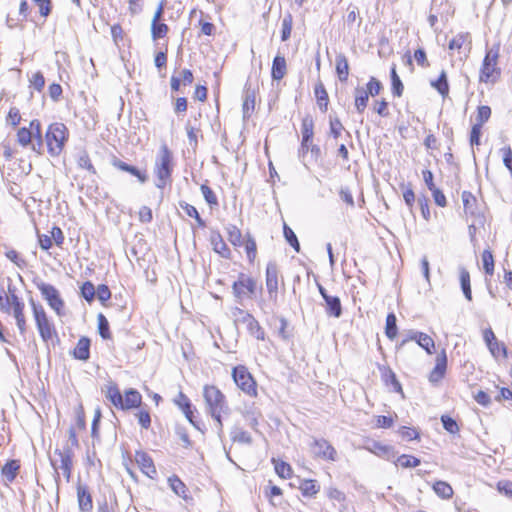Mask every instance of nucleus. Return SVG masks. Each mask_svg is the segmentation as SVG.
<instances>
[{"label": "nucleus", "mask_w": 512, "mask_h": 512, "mask_svg": "<svg viewBox=\"0 0 512 512\" xmlns=\"http://www.w3.org/2000/svg\"><path fill=\"white\" fill-rule=\"evenodd\" d=\"M45 138L48 153L51 156H58L68 139V129L63 123H52L47 129Z\"/></svg>", "instance_id": "nucleus-1"}, {"label": "nucleus", "mask_w": 512, "mask_h": 512, "mask_svg": "<svg viewBox=\"0 0 512 512\" xmlns=\"http://www.w3.org/2000/svg\"><path fill=\"white\" fill-rule=\"evenodd\" d=\"M154 172L157 177L156 186L164 188L171 181L172 153L166 145H162L156 158Z\"/></svg>", "instance_id": "nucleus-2"}, {"label": "nucleus", "mask_w": 512, "mask_h": 512, "mask_svg": "<svg viewBox=\"0 0 512 512\" xmlns=\"http://www.w3.org/2000/svg\"><path fill=\"white\" fill-rule=\"evenodd\" d=\"M499 57V49H490L486 52L482 67L480 70V82L495 83L501 74L500 68L497 66Z\"/></svg>", "instance_id": "nucleus-3"}, {"label": "nucleus", "mask_w": 512, "mask_h": 512, "mask_svg": "<svg viewBox=\"0 0 512 512\" xmlns=\"http://www.w3.org/2000/svg\"><path fill=\"white\" fill-rule=\"evenodd\" d=\"M30 304L33 311V316L36 322L39 334L44 342L52 339L55 335L54 325L49 321L48 316L42 305L35 303L33 299H30Z\"/></svg>", "instance_id": "nucleus-4"}, {"label": "nucleus", "mask_w": 512, "mask_h": 512, "mask_svg": "<svg viewBox=\"0 0 512 512\" xmlns=\"http://www.w3.org/2000/svg\"><path fill=\"white\" fill-rule=\"evenodd\" d=\"M34 284L41 292L42 297L47 301L48 305L57 313V315H62L64 301L61 298L59 291L53 285L45 283L42 280L34 281Z\"/></svg>", "instance_id": "nucleus-5"}, {"label": "nucleus", "mask_w": 512, "mask_h": 512, "mask_svg": "<svg viewBox=\"0 0 512 512\" xmlns=\"http://www.w3.org/2000/svg\"><path fill=\"white\" fill-rule=\"evenodd\" d=\"M203 397L208 412L213 411L214 414H216L218 412H224L227 409L225 396L216 386H204Z\"/></svg>", "instance_id": "nucleus-6"}, {"label": "nucleus", "mask_w": 512, "mask_h": 512, "mask_svg": "<svg viewBox=\"0 0 512 512\" xmlns=\"http://www.w3.org/2000/svg\"><path fill=\"white\" fill-rule=\"evenodd\" d=\"M256 288V281L244 273H240L238 279L232 285L233 294L239 303L246 298H252Z\"/></svg>", "instance_id": "nucleus-7"}, {"label": "nucleus", "mask_w": 512, "mask_h": 512, "mask_svg": "<svg viewBox=\"0 0 512 512\" xmlns=\"http://www.w3.org/2000/svg\"><path fill=\"white\" fill-rule=\"evenodd\" d=\"M232 376L236 385L247 395L256 396L257 386L252 375L245 366L239 365L233 368Z\"/></svg>", "instance_id": "nucleus-8"}, {"label": "nucleus", "mask_w": 512, "mask_h": 512, "mask_svg": "<svg viewBox=\"0 0 512 512\" xmlns=\"http://www.w3.org/2000/svg\"><path fill=\"white\" fill-rule=\"evenodd\" d=\"M236 321L242 322L246 325L248 332L258 340L265 339V332L260 326L259 322L249 313L240 308H236L234 312Z\"/></svg>", "instance_id": "nucleus-9"}, {"label": "nucleus", "mask_w": 512, "mask_h": 512, "mask_svg": "<svg viewBox=\"0 0 512 512\" xmlns=\"http://www.w3.org/2000/svg\"><path fill=\"white\" fill-rule=\"evenodd\" d=\"M482 334H483V340H484L489 352L491 353V355L494 358L497 359L500 356L504 359L507 358L508 352H507L506 345L503 342L498 341L493 330L490 327L484 329Z\"/></svg>", "instance_id": "nucleus-10"}, {"label": "nucleus", "mask_w": 512, "mask_h": 512, "mask_svg": "<svg viewBox=\"0 0 512 512\" xmlns=\"http://www.w3.org/2000/svg\"><path fill=\"white\" fill-rule=\"evenodd\" d=\"M312 454L320 459L327 461H335L337 452L335 448L326 439H314L311 444Z\"/></svg>", "instance_id": "nucleus-11"}, {"label": "nucleus", "mask_w": 512, "mask_h": 512, "mask_svg": "<svg viewBox=\"0 0 512 512\" xmlns=\"http://www.w3.org/2000/svg\"><path fill=\"white\" fill-rule=\"evenodd\" d=\"M278 266L269 262L266 267V287L271 298H276L278 291Z\"/></svg>", "instance_id": "nucleus-12"}, {"label": "nucleus", "mask_w": 512, "mask_h": 512, "mask_svg": "<svg viewBox=\"0 0 512 512\" xmlns=\"http://www.w3.org/2000/svg\"><path fill=\"white\" fill-rule=\"evenodd\" d=\"M135 460L141 471L150 478H154L157 474L152 458L145 452H136Z\"/></svg>", "instance_id": "nucleus-13"}, {"label": "nucleus", "mask_w": 512, "mask_h": 512, "mask_svg": "<svg viewBox=\"0 0 512 512\" xmlns=\"http://www.w3.org/2000/svg\"><path fill=\"white\" fill-rule=\"evenodd\" d=\"M450 50H457L461 52L464 50V55L467 56L471 50V36L468 32H462L457 34L450 42H449Z\"/></svg>", "instance_id": "nucleus-14"}, {"label": "nucleus", "mask_w": 512, "mask_h": 512, "mask_svg": "<svg viewBox=\"0 0 512 512\" xmlns=\"http://www.w3.org/2000/svg\"><path fill=\"white\" fill-rule=\"evenodd\" d=\"M447 368V357L445 351H442L436 358V365L429 375V381L433 384L438 383L445 375Z\"/></svg>", "instance_id": "nucleus-15"}, {"label": "nucleus", "mask_w": 512, "mask_h": 512, "mask_svg": "<svg viewBox=\"0 0 512 512\" xmlns=\"http://www.w3.org/2000/svg\"><path fill=\"white\" fill-rule=\"evenodd\" d=\"M78 505L81 512H91L93 508L92 497L87 487L82 484L77 486Z\"/></svg>", "instance_id": "nucleus-16"}, {"label": "nucleus", "mask_w": 512, "mask_h": 512, "mask_svg": "<svg viewBox=\"0 0 512 512\" xmlns=\"http://www.w3.org/2000/svg\"><path fill=\"white\" fill-rule=\"evenodd\" d=\"M58 456L60 458V465L56 469H60L63 475L65 476L67 482H69L73 465L72 451L70 449L59 451Z\"/></svg>", "instance_id": "nucleus-17"}, {"label": "nucleus", "mask_w": 512, "mask_h": 512, "mask_svg": "<svg viewBox=\"0 0 512 512\" xmlns=\"http://www.w3.org/2000/svg\"><path fill=\"white\" fill-rule=\"evenodd\" d=\"M113 166L117 169L130 173L137 177L140 183H145L148 180V175L145 171L139 170L137 167L127 164L119 159L113 160Z\"/></svg>", "instance_id": "nucleus-18"}, {"label": "nucleus", "mask_w": 512, "mask_h": 512, "mask_svg": "<svg viewBox=\"0 0 512 512\" xmlns=\"http://www.w3.org/2000/svg\"><path fill=\"white\" fill-rule=\"evenodd\" d=\"M210 242L214 252L218 253L223 258H230L231 251L224 242L219 232H212L210 236Z\"/></svg>", "instance_id": "nucleus-19"}, {"label": "nucleus", "mask_w": 512, "mask_h": 512, "mask_svg": "<svg viewBox=\"0 0 512 512\" xmlns=\"http://www.w3.org/2000/svg\"><path fill=\"white\" fill-rule=\"evenodd\" d=\"M175 404L182 410L187 420L196 428L197 424L193 420L192 405L189 398L182 392H179L177 398L174 400Z\"/></svg>", "instance_id": "nucleus-20"}, {"label": "nucleus", "mask_w": 512, "mask_h": 512, "mask_svg": "<svg viewBox=\"0 0 512 512\" xmlns=\"http://www.w3.org/2000/svg\"><path fill=\"white\" fill-rule=\"evenodd\" d=\"M141 394L135 389H129L125 392V397H122V405H119L121 409L136 408L141 404Z\"/></svg>", "instance_id": "nucleus-21"}, {"label": "nucleus", "mask_w": 512, "mask_h": 512, "mask_svg": "<svg viewBox=\"0 0 512 512\" xmlns=\"http://www.w3.org/2000/svg\"><path fill=\"white\" fill-rule=\"evenodd\" d=\"M74 358L86 361L90 357V340L87 337H82L78 340L76 347L73 350Z\"/></svg>", "instance_id": "nucleus-22"}, {"label": "nucleus", "mask_w": 512, "mask_h": 512, "mask_svg": "<svg viewBox=\"0 0 512 512\" xmlns=\"http://www.w3.org/2000/svg\"><path fill=\"white\" fill-rule=\"evenodd\" d=\"M105 393V397L117 408L119 405H122V395L117 387V385L110 381L105 387L102 389Z\"/></svg>", "instance_id": "nucleus-23"}, {"label": "nucleus", "mask_w": 512, "mask_h": 512, "mask_svg": "<svg viewBox=\"0 0 512 512\" xmlns=\"http://www.w3.org/2000/svg\"><path fill=\"white\" fill-rule=\"evenodd\" d=\"M369 452L390 460L394 457L393 449L390 446L383 445L380 442L373 441L371 444L365 447Z\"/></svg>", "instance_id": "nucleus-24"}, {"label": "nucleus", "mask_w": 512, "mask_h": 512, "mask_svg": "<svg viewBox=\"0 0 512 512\" xmlns=\"http://www.w3.org/2000/svg\"><path fill=\"white\" fill-rule=\"evenodd\" d=\"M287 72L286 60L284 56H275L272 64L271 76L273 80H281Z\"/></svg>", "instance_id": "nucleus-25"}, {"label": "nucleus", "mask_w": 512, "mask_h": 512, "mask_svg": "<svg viewBox=\"0 0 512 512\" xmlns=\"http://www.w3.org/2000/svg\"><path fill=\"white\" fill-rule=\"evenodd\" d=\"M326 304V312L329 316L339 318L342 314V306L339 297L329 295L324 298Z\"/></svg>", "instance_id": "nucleus-26"}, {"label": "nucleus", "mask_w": 512, "mask_h": 512, "mask_svg": "<svg viewBox=\"0 0 512 512\" xmlns=\"http://www.w3.org/2000/svg\"><path fill=\"white\" fill-rule=\"evenodd\" d=\"M336 73L341 82H346L349 76V64L344 54L336 56Z\"/></svg>", "instance_id": "nucleus-27"}, {"label": "nucleus", "mask_w": 512, "mask_h": 512, "mask_svg": "<svg viewBox=\"0 0 512 512\" xmlns=\"http://www.w3.org/2000/svg\"><path fill=\"white\" fill-rule=\"evenodd\" d=\"M260 416L261 413L254 407V405L246 406L243 411V417L245 418L247 425L254 430L257 429Z\"/></svg>", "instance_id": "nucleus-28"}, {"label": "nucleus", "mask_w": 512, "mask_h": 512, "mask_svg": "<svg viewBox=\"0 0 512 512\" xmlns=\"http://www.w3.org/2000/svg\"><path fill=\"white\" fill-rule=\"evenodd\" d=\"M227 232L228 241L235 247H240L243 244L242 233L236 225L228 224L225 227Z\"/></svg>", "instance_id": "nucleus-29"}, {"label": "nucleus", "mask_w": 512, "mask_h": 512, "mask_svg": "<svg viewBox=\"0 0 512 512\" xmlns=\"http://www.w3.org/2000/svg\"><path fill=\"white\" fill-rule=\"evenodd\" d=\"M315 96L317 98V104L319 108L323 112H326L328 108L329 98L328 93L321 82L315 86Z\"/></svg>", "instance_id": "nucleus-30"}, {"label": "nucleus", "mask_w": 512, "mask_h": 512, "mask_svg": "<svg viewBox=\"0 0 512 512\" xmlns=\"http://www.w3.org/2000/svg\"><path fill=\"white\" fill-rule=\"evenodd\" d=\"M433 490L437 496L443 499H450L453 496L452 487L445 481H436L433 485Z\"/></svg>", "instance_id": "nucleus-31"}, {"label": "nucleus", "mask_w": 512, "mask_h": 512, "mask_svg": "<svg viewBox=\"0 0 512 512\" xmlns=\"http://www.w3.org/2000/svg\"><path fill=\"white\" fill-rule=\"evenodd\" d=\"M369 94L364 88L355 89V107L359 113H362L368 103Z\"/></svg>", "instance_id": "nucleus-32"}, {"label": "nucleus", "mask_w": 512, "mask_h": 512, "mask_svg": "<svg viewBox=\"0 0 512 512\" xmlns=\"http://www.w3.org/2000/svg\"><path fill=\"white\" fill-rule=\"evenodd\" d=\"M460 283H461V289L463 291V294L465 298L469 301L472 300V292H471V285H470V274L465 268H461L460 270Z\"/></svg>", "instance_id": "nucleus-33"}, {"label": "nucleus", "mask_w": 512, "mask_h": 512, "mask_svg": "<svg viewBox=\"0 0 512 512\" xmlns=\"http://www.w3.org/2000/svg\"><path fill=\"white\" fill-rule=\"evenodd\" d=\"M19 468L20 465L17 460H10L2 468V474L7 481L12 482L15 479Z\"/></svg>", "instance_id": "nucleus-34"}, {"label": "nucleus", "mask_w": 512, "mask_h": 512, "mask_svg": "<svg viewBox=\"0 0 512 512\" xmlns=\"http://www.w3.org/2000/svg\"><path fill=\"white\" fill-rule=\"evenodd\" d=\"M168 482H169L170 488L173 490V492L175 494H177L178 496H180L184 499L187 498L186 485L180 480L179 477H177L176 475H173V476L169 477Z\"/></svg>", "instance_id": "nucleus-35"}, {"label": "nucleus", "mask_w": 512, "mask_h": 512, "mask_svg": "<svg viewBox=\"0 0 512 512\" xmlns=\"http://www.w3.org/2000/svg\"><path fill=\"white\" fill-rule=\"evenodd\" d=\"M179 206L181 209L185 211V213L196 220L199 227H205L206 223L205 221L200 217L197 209L193 206L188 204L187 202L181 201L179 202Z\"/></svg>", "instance_id": "nucleus-36"}, {"label": "nucleus", "mask_w": 512, "mask_h": 512, "mask_svg": "<svg viewBox=\"0 0 512 512\" xmlns=\"http://www.w3.org/2000/svg\"><path fill=\"white\" fill-rule=\"evenodd\" d=\"M300 490L303 496L312 497L319 492L320 486L316 480H304L300 485Z\"/></svg>", "instance_id": "nucleus-37"}, {"label": "nucleus", "mask_w": 512, "mask_h": 512, "mask_svg": "<svg viewBox=\"0 0 512 512\" xmlns=\"http://www.w3.org/2000/svg\"><path fill=\"white\" fill-rule=\"evenodd\" d=\"M396 316L394 313H389L386 317V326H385V334L390 339L393 340L397 336L398 328L396 324Z\"/></svg>", "instance_id": "nucleus-38"}, {"label": "nucleus", "mask_w": 512, "mask_h": 512, "mask_svg": "<svg viewBox=\"0 0 512 512\" xmlns=\"http://www.w3.org/2000/svg\"><path fill=\"white\" fill-rule=\"evenodd\" d=\"M431 85L443 96H447L449 92V84L445 71H442L436 81L431 82Z\"/></svg>", "instance_id": "nucleus-39"}, {"label": "nucleus", "mask_w": 512, "mask_h": 512, "mask_svg": "<svg viewBox=\"0 0 512 512\" xmlns=\"http://www.w3.org/2000/svg\"><path fill=\"white\" fill-rule=\"evenodd\" d=\"M255 107V94L254 91L246 90L243 102V116L249 117Z\"/></svg>", "instance_id": "nucleus-40"}, {"label": "nucleus", "mask_w": 512, "mask_h": 512, "mask_svg": "<svg viewBox=\"0 0 512 512\" xmlns=\"http://www.w3.org/2000/svg\"><path fill=\"white\" fill-rule=\"evenodd\" d=\"M12 311L19 332L22 336H24L27 330L26 318L24 315V307L13 309Z\"/></svg>", "instance_id": "nucleus-41"}, {"label": "nucleus", "mask_w": 512, "mask_h": 512, "mask_svg": "<svg viewBox=\"0 0 512 512\" xmlns=\"http://www.w3.org/2000/svg\"><path fill=\"white\" fill-rule=\"evenodd\" d=\"M275 472L283 479H288L292 475L291 466L284 461H276L273 459Z\"/></svg>", "instance_id": "nucleus-42"}, {"label": "nucleus", "mask_w": 512, "mask_h": 512, "mask_svg": "<svg viewBox=\"0 0 512 512\" xmlns=\"http://www.w3.org/2000/svg\"><path fill=\"white\" fill-rule=\"evenodd\" d=\"M483 269L487 275L492 276L494 273V258L492 252L488 249L482 253Z\"/></svg>", "instance_id": "nucleus-43"}, {"label": "nucleus", "mask_w": 512, "mask_h": 512, "mask_svg": "<svg viewBox=\"0 0 512 512\" xmlns=\"http://www.w3.org/2000/svg\"><path fill=\"white\" fill-rule=\"evenodd\" d=\"M293 26V17L290 13H287L282 19V30H281V40L287 41L291 35Z\"/></svg>", "instance_id": "nucleus-44"}, {"label": "nucleus", "mask_w": 512, "mask_h": 512, "mask_svg": "<svg viewBox=\"0 0 512 512\" xmlns=\"http://www.w3.org/2000/svg\"><path fill=\"white\" fill-rule=\"evenodd\" d=\"M33 133L28 128H20L17 132V142L23 147L29 146L34 138Z\"/></svg>", "instance_id": "nucleus-45"}, {"label": "nucleus", "mask_w": 512, "mask_h": 512, "mask_svg": "<svg viewBox=\"0 0 512 512\" xmlns=\"http://www.w3.org/2000/svg\"><path fill=\"white\" fill-rule=\"evenodd\" d=\"M168 30V26L165 23L160 21L151 23V35L154 40L165 37Z\"/></svg>", "instance_id": "nucleus-46"}, {"label": "nucleus", "mask_w": 512, "mask_h": 512, "mask_svg": "<svg viewBox=\"0 0 512 512\" xmlns=\"http://www.w3.org/2000/svg\"><path fill=\"white\" fill-rule=\"evenodd\" d=\"M391 82L393 94L397 97H400L403 93L404 86L396 72L395 66H393L391 69Z\"/></svg>", "instance_id": "nucleus-47"}, {"label": "nucleus", "mask_w": 512, "mask_h": 512, "mask_svg": "<svg viewBox=\"0 0 512 512\" xmlns=\"http://www.w3.org/2000/svg\"><path fill=\"white\" fill-rule=\"evenodd\" d=\"M98 332L103 339H110L111 333L109 329V322L103 314H98Z\"/></svg>", "instance_id": "nucleus-48"}, {"label": "nucleus", "mask_w": 512, "mask_h": 512, "mask_svg": "<svg viewBox=\"0 0 512 512\" xmlns=\"http://www.w3.org/2000/svg\"><path fill=\"white\" fill-rule=\"evenodd\" d=\"M396 463L403 468H414L420 464V459L411 455L403 454L397 458Z\"/></svg>", "instance_id": "nucleus-49"}, {"label": "nucleus", "mask_w": 512, "mask_h": 512, "mask_svg": "<svg viewBox=\"0 0 512 512\" xmlns=\"http://www.w3.org/2000/svg\"><path fill=\"white\" fill-rule=\"evenodd\" d=\"M417 344L423 348L428 354L433 353V349L435 347L434 340L427 334L421 333V335H418V341Z\"/></svg>", "instance_id": "nucleus-50"}, {"label": "nucleus", "mask_w": 512, "mask_h": 512, "mask_svg": "<svg viewBox=\"0 0 512 512\" xmlns=\"http://www.w3.org/2000/svg\"><path fill=\"white\" fill-rule=\"evenodd\" d=\"M244 245H245V250H246L247 257H248L249 261L253 262V260L256 257V253H257V245H256V241L250 234L246 235V240L244 242Z\"/></svg>", "instance_id": "nucleus-51"}, {"label": "nucleus", "mask_w": 512, "mask_h": 512, "mask_svg": "<svg viewBox=\"0 0 512 512\" xmlns=\"http://www.w3.org/2000/svg\"><path fill=\"white\" fill-rule=\"evenodd\" d=\"M462 201H463L465 213L466 214L469 213V214L473 215L474 214L473 206L476 202V198L473 196V194L471 192L464 191L462 193Z\"/></svg>", "instance_id": "nucleus-52"}, {"label": "nucleus", "mask_w": 512, "mask_h": 512, "mask_svg": "<svg viewBox=\"0 0 512 512\" xmlns=\"http://www.w3.org/2000/svg\"><path fill=\"white\" fill-rule=\"evenodd\" d=\"M95 294H96V291H95L94 285L90 281L84 282L83 285L81 286L82 297L86 301L92 302L95 298Z\"/></svg>", "instance_id": "nucleus-53"}, {"label": "nucleus", "mask_w": 512, "mask_h": 512, "mask_svg": "<svg viewBox=\"0 0 512 512\" xmlns=\"http://www.w3.org/2000/svg\"><path fill=\"white\" fill-rule=\"evenodd\" d=\"M200 189H201V192L203 194V197H204L205 201L210 206L218 205L217 196L215 195V193L213 192V190L209 186H207L206 184H202Z\"/></svg>", "instance_id": "nucleus-54"}, {"label": "nucleus", "mask_w": 512, "mask_h": 512, "mask_svg": "<svg viewBox=\"0 0 512 512\" xmlns=\"http://www.w3.org/2000/svg\"><path fill=\"white\" fill-rule=\"evenodd\" d=\"M490 117H491V108L486 105L479 106L478 110H477V116H476L477 122L475 124H479L480 126H483V124L485 122H487Z\"/></svg>", "instance_id": "nucleus-55"}, {"label": "nucleus", "mask_w": 512, "mask_h": 512, "mask_svg": "<svg viewBox=\"0 0 512 512\" xmlns=\"http://www.w3.org/2000/svg\"><path fill=\"white\" fill-rule=\"evenodd\" d=\"M77 163L80 168L86 169L93 174L96 173L95 168L92 165L90 157L87 154V152L83 151L79 154Z\"/></svg>", "instance_id": "nucleus-56"}, {"label": "nucleus", "mask_w": 512, "mask_h": 512, "mask_svg": "<svg viewBox=\"0 0 512 512\" xmlns=\"http://www.w3.org/2000/svg\"><path fill=\"white\" fill-rule=\"evenodd\" d=\"M302 137L304 142H311L313 137V121L312 119L305 118L302 121Z\"/></svg>", "instance_id": "nucleus-57"}, {"label": "nucleus", "mask_w": 512, "mask_h": 512, "mask_svg": "<svg viewBox=\"0 0 512 512\" xmlns=\"http://www.w3.org/2000/svg\"><path fill=\"white\" fill-rule=\"evenodd\" d=\"M232 439L236 442L250 444L252 442L251 435L241 428H235L232 433Z\"/></svg>", "instance_id": "nucleus-58"}, {"label": "nucleus", "mask_w": 512, "mask_h": 512, "mask_svg": "<svg viewBox=\"0 0 512 512\" xmlns=\"http://www.w3.org/2000/svg\"><path fill=\"white\" fill-rule=\"evenodd\" d=\"M441 422L443 424L444 429L449 433L456 434L457 432H459V426L453 418L447 415H443L441 417Z\"/></svg>", "instance_id": "nucleus-59"}, {"label": "nucleus", "mask_w": 512, "mask_h": 512, "mask_svg": "<svg viewBox=\"0 0 512 512\" xmlns=\"http://www.w3.org/2000/svg\"><path fill=\"white\" fill-rule=\"evenodd\" d=\"M98 300L104 304L106 301H108L111 297L110 289L107 285L101 284L95 289Z\"/></svg>", "instance_id": "nucleus-60"}, {"label": "nucleus", "mask_w": 512, "mask_h": 512, "mask_svg": "<svg viewBox=\"0 0 512 512\" xmlns=\"http://www.w3.org/2000/svg\"><path fill=\"white\" fill-rule=\"evenodd\" d=\"M186 131H187V137H188V141H189V144L190 146L193 147V149H195L198 145V133H199V129L191 126L189 123L186 125Z\"/></svg>", "instance_id": "nucleus-61"}, {"label": "nucleus", "mask_w": 512, "mask_h": 512, "mask_svg": "<svg viewBox=\"0 0 512 512\" xmlns=\"http://www.w3.org/2000/svg\"><path fill=\"white\" fill-rule=\"evenodd\" d=\"M382 89V84L379 80L374 77H371L369 82L367 83V89H365L369 95L376 96L380 93Z\"/></svg>", "instance_id": "nucleus-62"}, {"label": "nucleus", "mask_w": 512, "mask_h": 512, "mask_svg": "<svg viewBox=\"0 0 512 512\" xmlns=\"http://www.w3.org/2000/svg\"><path fill=\"white\" fill-rule=\"evenodd\" d=\"M30 84L35 90L41 91L45 85V78L41 72H36L30 78Z\"/></svg>", "instance_id": "nucleus-63"}, {"label": "nucleus", "mask_w": 512, "mask_h": 512, "mask_svg": "<svg viewBox=\"0 0 512 512\" xmlns=\"http://www.w3.org/2000/svg\"><path fill=\"white\" fill-rule=\"evenodd\" d=\"M497 489L500 493L505 496L512 498V482L508 480L499 481L497 484Z\"/></svg>", "instance_id": "nucleus-64"}]
</instances>
